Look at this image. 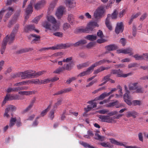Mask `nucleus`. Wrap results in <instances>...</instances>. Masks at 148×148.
<instances>
[{"label":"nucleus","instance_id":"c03bdc74","mask_svg":"<svg viewBox=\"0 0 148 148\" xmlns=\"http://www.w3.org/2000/svg\"><path fill=\"white\" fill-rule=\"evenodd\" d=\"M118 12L116 10H115L113 13L111 15V17L112 19H116L117 18Z\"/></svg>","mask_w":148,"mask_h":148},{"label":"nucleus","instance_id":"864d4df0","mask_svg":"<svg viewBox=\"0 0 148 148\" xmlns=\"http://www.w3.org/2000/svg\"><path fill=\"white\" fill-rule=\"evenodd\" d=\"M52 26L51 29V30L52 31H56L58 30L59 28V26L56 24H52Z\"/></svg>","mask_w":148,"mask_h":148},{"label":"nucleus","instance_id":"bf43d9fd","mask_svg":"<svg viewBox=\"0 0 148 148\" xmlns=\"http://www.w3.org/2000/svg\"><path fill=\"white\" fill-rule=\"evenodd\" d=\"M54 111L55 110L54 109H52L50 111L49 114V116L51 120H52L54 117Z\"/></svg>","mask_w":148,"mask_h":148},{"label":"nucleus","instance_id":"de8ad7c7","mask_svg":"<svg viewBox=\"0 0 148 148\" xmlns=\"http://www.w3.org/2000/svg\"><path fill=\"white\" fill-rule=\"evenodd\" d=\"M45 71H39L38 72H37L36 73H35V71H33V73H34V75L33 76L34 77H38V76H40L43 74Z\"/></svg>","mask_w":148,"mask_h":148},{"label":"nucleus","instance_id":"a878e982","mask_svg":"<svg viewBox=\"0 0 148 148\" xmlns=\"http://www.w3.org/2000/svg\"><path fill=\"white\" fill-rule=\"evenodd\" d=\"M109 140L110 141V142L112 144L124 146V145L122 143L118 142L113 138H110Z\"/></svg>","mask_w":148,"mask_h":148},{"label":"nucleus","instance_id":"f704fd0d","mask_svg":"<svg viewBox=\"0 0 148 148\" xmlns=\"http://www.w3.org/2000/svg\"><path fill=\"white\" fill-rule=\"evenodd\" d=\"M109 105L110 106H115L116 108H119L121 106L120 104H119V102L117 100H115L114 102L110 103Z\"/></svg>","mask_w":148,"mask_h":148},{"label":"nucleus","instance_id":"338daca9","mask_svg":"<svg viewBox=\"0 0 148 148\" xmlns=\"http://www.w3.org/2000/svg\"><path fill=\"white\" fill-rule=\"evenodd\" d=\"M18 77H19V73L12 74L11 75V77L10 78V79H13L15 78Z\"/></svg>","mask_w":148,"mask_h":148},{"label":"nucleus","instance_id":"ea45409f","mask_svg":"<svg viewBox=\"0 0 148 148\" xmlns=\"http://www.w3.org/2000/svg\"><path fill=\"white\" fill-rule=\"evenodd\" d=\"M133 57L136 60H143V54L141 55H140L138 54H136L133 56Z\"/></svg>","mask_w":148,"mask_h":148},{"label":"nucleus","instance_id":"ddd939ff","mask_svg":"<svg viewBox=\"0 0 148 148\" xmlns=\"http://www.w3.org/2000/svg\"><path fill=\"white\" fill-rule=\"evenodd\" d=\"M138 113L135 111L133 110L131 111H128L126 113V116L127 117H132L133 118H135L138 115Z\"/></svg>","mask_w":148,"mask_h":148},{"label":"nucleus","instance_id":"6e6552de","mask_svg":"<svg viewBox=\"0 0 148 148\" xmlns=\"http://www.w3.org/2000/svg\"><path fill=\"white\" fill-rule=\"evenodd\" d=\"M46 3L45 0H41L37 2L34 5V8L36 10H38L42 8Z\"/></svg>","mask_w":148,"mask_h":148},{"label":"nucleus","instance_id":"393cba45","mask_svg":"<svg viewBox=\"0 0 148 148\" xmlns=\"http://www.w3.org/2000/svg\"><path fill=\"white\" fill-rule=\"evenodd\" d=\"M35 91H20L18 92L19 94L22 95H29L32 94H34Z\"/></svg>","mask_w":148,"mask_h":148},{"label":"nucleus","instance_id":"dca6fc26","mask_svg":"<svg viewBox=\"0 0 148 148\" xmlns=\"http://www.w3.org/2000/svg\"><path fill=\"white\" fill-rule=\"evenodd\" d=\"M28 38L31 40L32 39V38L33 37L34 38L32 39V43H33L34 41H37L40 40V36L39 35H37L35 34H32L28 36Z\"/></svg>","mask_w":148,"mask_h":148},{"label":"nucleus","instance_id":"9b49d317","mask_svg":"<svg viewBox=\"0 0 148 148\" xmlns=\"http://www.w3.org/2000/svg\"><path fill=\"white\" fill-rule=\"evenodd\" d=\"M64 9V8L62 6H60L58 9L56 15L58 19L60 18L62 16L63 14Z\"/></svg>","mask_w":148,"mask_h":148},{"label":"nucleus","instance_id":"a211bd4d","mask_svg":"<svg viewBox=\"0 0 148 148\" xmlns=\"http://www.w3.org/2000/svg\"><path fill=\"white\" fill-rule=\"evenodd\" d=\"M7 10L9 11V7H6L5 6L2 8L0 11V22L2 20L3 15L4 13Z\"/></svg>","mask_w":148,"mask_h":148},{"label":"nucleus","instance_id":"2f4dec72","mask_svg":"<svg viewBox=\"0 0 148 148\" xmlns=\"http://www.w3.org/2000/svg\"><path fill=\"white\" fill-rule=\"evenodd\" d=\"M130 75L129 73H127V74H123V72L119 69V71H118L117 73V76L119 77H127Z\"/></svg>","mask_w":148,"mask_h":148},{"label":"nucleus","instance_id":"5701e85b","mask_svg":"<svg viewBox=\"0 0 148 148\" xmlns=\"http://www.w3.org/2000/svg\"><path fill=\"white\" fill-rule=\"evenodd\" d=\"M7 92L8 93L6 94L4 100L2 103L1 104L2 106H3L5 104L6 101H8L9 99V94H8L9 93V88L7 89Z\"/></svg>","mask_w":148,"mask_h":148},{"label":"nucleus","instance_id":"cd10ccee","mask_svg":"<svg viewBox=\"0 0 148 148\" xmlns=\"http://www.w3.org/2000/svg\"><path fill=\"white\" fill-rule=\"evenodd\" d=\"M32 3H30L28 5L27 8L26 12L27 14H29L33 12V7H32Z\"/></svg>","mask_w":148,"mask_h":148},{"label":"nucleus","instance_id":"680f3d73","mask_svg":"<svg viewBox=\"0 0 148 148\" xmlns=\"http://www.w3.org/2000/svg\"><path fill=\"white\" fill-rule=\"evenodd\" d=\"M29 82V83L34 84H38V83L39 82V80L38 79H33L30 81H28Z\"/></svg>","mask_w":148,"mask_h":148},{"label":"nucleus","instance_id":"49530a36","mask_svg":"<svg viewBox=\"0 0 148 148\" xmlns=\"http://www.w3.org/2000/svg\"><path fill=\"white\" fill-rule=\"evenodd\" d=\"M43 14H41L39 15L38 16L35 17L34 19L33 20L34 23L37 24L38 21L40 20V19L42 16Z\"/></svg>","mask_w":148,"mask_h":148},{"label":"nucleus","instance_id":"39448f33","mask_svg":"<svg viewBox=\"0 0 148 148\" xmlns=\"http://www.w3.org/2000/svg\"><path fill=\"white\" fill-rule=\"evenodd\" d=\"M105 12L104 7L102 6L98 7L94 13V17L95 18L97 19L100 18L103 15Z\"/></svg>","mask_w":148,"mask_h":148},{"label":"nucleus","instance_id":"a18cd8bd","mask_svg":"<svg viewBox=\"0 0 148 148\" xmlns=\"http://www.w3.org/2000/svg\"><path fill=\"white\" fill-rule=\"evenodd\" d=\"M56 4V3L55 1H53L51 2L48 8L49 10L50 11H52L54 8Z\"/></svg>","mask_w":148,"mask_h":148},{"label":"nucleus","instance_id":"6ab92c4d","mask_svg":"<svg viewBox=\"0 0 148 148\" xmlns=\"http://www.w3.org/2000/svg\"><path fill=\"white\" fill-rule=\"evenodd\" d=\"M35 29L34 25H29L26 26L25 28V31L26 32H29V31H32Z\"/></svg>","mask_w":148,"mask_h":148},{"label":"nucleus","instance_id":"79ce46f5","mask_svg":"<svg viewBox=\"0 0 148 148\" xmlns=\"http://www.w3.org/2000/svg\"><path fill=\"white\" fill-rule=\"evenodd\" d=\"M100 144L102 146L105 147L112 148V146L110 145V143L108 142H107V143H105V142L101 143Z\"/></svg>","mask_w":148,"mask_h":148},{"label":"nucleus","instance_id":"423d86ee","mask_svg":"<svg viewBox=\"0 0 148 148\" xmlns=\"http://www.w3.org/2000/svg\"><path fill=\"white\" fill-rule=\"evenodd\" d=\"M19 27V25L16 24L14 26L10 35V43L12 42L14 40L15 34L16 33Z\"/></svg>","mask_w":148,"mask_h":148},{"label":"nucleus","instance_id":"4c0bfd02","mask_svg":"<svg viewBox=\"0 0 148 148\" xmlns=\"http://www.w3.org/2000/svg\"><path fill=\"white\" fill-rule=\"evenodd\" d=\"M79 144L82 145L84 147L88 148H93L91 147L92 146L90 145L89 144L83 141H80L79 142Z\"/></svg>","mask_w":148,"mask_h":148},{"label":"nucleus","instance_id":"1a4fd4ad","mask_svg":"<svg viewBox=\"0 0 148 148\" xmlns=\"http://www.w3.org/2000/svg\"><path fill=\"white\" fill-rule=\"evenodd\" d=\"M123 30V24L122 22L118 23L115 29V32L117 34L122 32Z\"/></svg>","mask_w":148,"mask_h":148},{"label":"nucleus","instance_id":"4be33fe9","mask_svg":"<svg viewBox=\"0 0 148 148\" xmlns=\"http://www.w3.org/2000/svg\"><path fill=\"white\" fill-rule=\"evenodd\" d=\"M105 48L108 51H113L118 48L117 46L115 45H111L106 46Z\"/></svg>","mask_w":148,"mask_h":148},{"label":"nucleus","instance_id":"72a5a7b5","mask_svg":"<svg viewBox=\"0 0 148 148\" xmlns=\"http://www.w3.org/2000/svg\"><path fill=\"white\" fill-rule=\"evenodd\" d=\"M65 46L66 45L65 44L58 45L56 46L49 47V49H51L52 50H55L62 48L63 47H65Z\"/></svg>","mask_w":148,"mask_h":148},{"label":"nucleus","instance_id":"37998d69","mask_svg":"<svg viewBox=\"0 0 148 148\" xmlns=\"http://www.w3.org/2000/svg\"><path fill=\"white\" fill-rule=\"evenodd\" d=\"M86 42L85 40H81L79 41L76 42L73 45L75 47H77L78 46H79L82 44H84L86 43Z\"/></svg>","mask_w":148,"mask_h":148},{"label":"nucleus","instance_id":"13d9d810","mask_svg":"<svg viewBox=\"0 0 148 148\" xmlns=\"http://www.w3.org/2000/svg\"><path fill=\"white\" fill-rule=\"evenodd\" d=\"M28 82L27 81H23L18 83H17L15 84L14 85V86H19L20 85H22L24 84H25L26 83H27Z\"/></svg>","mask_w":148,"mask_h":148},{"label":"nucleus","instance_id":"603ef678","mask_svg":"<svg viewBox=\"0 0 148 148\" xmlns=\"http://www.w3.org/2000/svg\"><path fill=\"white\" fill-rule=\"evenodd\" d=\"M97 36L100 38H103L104 37V35L102 32L101 30H99L97 33Z\"/></svg>","mask_w":148,"mask_h":148},{"label":"nucleus","instance_id":"2eb2a0df","mask_svg":"<svg viewBox=\"0 0 148 148\" xmlns=\"http://www.w3.org/2000/svg\"><path fill=\"white\" fill-rule=\"evenodd\" d=\"M106 62L105 59H104L103 60H101L95 62V63L92 64L91 66L93 70L94 69V68L98 66L101 65L103 64H105Z\"/></svg>","mask_w":148,"mask_h":148},{"label":"nucleus","instance_id":"0eeeda50","mask_svg":"<svg viewBox=\"0 0 148 148\" xmlns=\"http://www.w3.org/2000/svg\"><path fill=\"white\" fill-rule=\"evenodd\" d=\"M98 117L103 122H106L108 123H112L113 121L112 117H110L109 116L99 115Z\"/></svg>","mask_w":148,"mask_h":148},{"label":"nucleus","instance_id":"4468645a","mask_svg":"<svg viewBox=\"0 0 148 148\" xmlns=\"http://www.w3.org/2000/svg\"><path fill=\"white\" fill-rule=\"evenodd\" d=\"M110 17L111 14H108L107 15V17L106 19L105 24L108 28L109 30H111L112 29V28L110 22Z\"/></svg>","mask_w":148,"mask_h":148},{"label":"nucleus","instance_id":"4d7b16f0","mask_svg":"<svg viewBox=\"0 0 148 148\" xmlns=\"http://www.w3.org/2000/svg\"><path fill=\"white\" fill-rule=\"evenodd\" d=\"M110 75H108L104 77L102 79V81H105V82H106V83L107 82L109 81L110 79Z\"/></svg>","mask_w":148,"mask_h":148},{"label":"nucleus","instance_id":"473e14b6","mask_svg":"<svg viewBox=\"0 0 148 148\" xmlns=\"http://www.w3.org/2000/svg\"><path fill=\"white\" fill-rule=\"evenodd\" d=\"M95 135L96 136L95 138L96 140L101 141H103L105 140V137L103 136H100L97 133H95Z\"/></svg>","mask_w":148,"mask_h":148},{"label":"nucleus","instance_id":"774afa93","mask_svg":"<svg viewBox=\"0 0 148 148\" xmlns=\"http://www.w3.org/2000/svg\"><path fill=\"white\" fill-rule=\"evenodd\" d=\"M62 100H60L58 101L54 105L53 108H57L58 106L60 105L61 104Z\"/></svg>","mask_w":148,"mask_h":148},{"label":"nucleus","instance_id":"b1692460","mask_svg":"<svg viewBox=\"0 0 148 148\" xmlns=\"http://www.w3.org/2000/svg\"><path fill=\"white\" fill-rule=\"evenodd\" d=\"M123 53L125 54H129V55L131 56L133 54L132 52L133 49L132 48H128L123 49Z\"/></svg>","mask_w":148,"mask_h":148},{"label":"nucleus","instance_id":"6e6d98bb","mask_svg":"<svg viewBox=\"0 0 148 148\" xmlns=\"http://www.w3.org/2000/svg\"><path fill=\"white\" fill-rule=\"evenodd\" d=\"M71 27L70 25L68 23H65L63 25V29L64 30H66Z\"/></svg>","mask_w":148,"mask_h":148},{"label":"nucleus","instance_id":"20e7f679","mask_svg":"<svg viewBox=\"0 0 148 148\" xmlns=\"http://www.w3.org/2000/svg\"><path fill=\"white\" fill-rule=\"evenodd\" d=\"M33 71L32 70H29L19 73V77H21L22 79L31 78H32L34 75V73H33Z\"/></svg>","mask_w":148,"mask_h":148},{"label":"nucleus","instance_id":"c85d7f7f","mask_svg":"<svg viewBox=\"0 0 148 148\" xmlns=\"http://www.w3.org/2000/svg\"><path fill=\"white\" fill-rule=\"evenodd\" d=\"M85 38L88 40L93 41L97 39V36L95 35H89L85 37Z\"/></svg>","mask_w":148,"mask_h":148},{"label":"nucleus","instance_id":"5fc2aeb1","mask_svg":"<svg viewBox=\"0 0 148 148\" xmlns=\"http://www.w3.org/2000/svg\"><path fill=\"white\" fill-rule=\"evenodd\" d=\"M64 71L62 67H59L53 73H59L60 72Z\"/></svg>","mask_w":148,"mask_h":148},{"label":"nucleus","instance_id":"3c124183","mask_svg":"<svg viewBox=\"0 0 148 148\" xmlns=\"http://www.w3.org/2000/svg\"><path fill=\"white\" fill-rule=\"evenodd\" d=\"M18 96L17 95H10V100L18 99Z\"/></svg>","mask_w":148,"mask_h":148},{"label":"nucleus","instance_id":"f03ea898","mask_svg":"<svg viewBox=\"0 0 148 148\" xmlns=\"http://www.w3.org/2000/svg\"><path fill=\"white\" fill-rule=\"evenodd\" d=\"M99 25L97 23L94 21L90 22L88 24L87 27L84 28L78 29V32H81L89 33L92 31L96 27H98Z\"/></svg>","mask_w":148,"mask_h":148},{"label":"nucleus","instance_id":"69168bd1","mask_svg":"<svg viewBox=\"0 0 148 148\" xmlns=\"http://www.w3.org/2000/svg\"><path fill=\"white\" fill-rule=\"evenodd\" d=\"M28 89V87L27 86H22L17 87L18 91L21 90H26Z\"/></svg>","mask_w":148,"mask_h":148},{"label":"nucleus","instance_id":"f8f14e48","mask_svg":"<svg viewBox=\"0 0 148 148\" xmlns=\"http://www.w3.org/2000/svg\"><path fill=\"white\" fill-rule=\"evenodd\" d=\"M92 69L90 66L88 67L87 70L77 75V77H82L90 74L93 71Z\"/></svg>","mask_w":148,"mask_h":148},{"label":"nucleus","instance_id":"412c9836","mask_svg":"<svg viewBox=\"0 0 148 148\" xmlns=\"http://www.w3.org/2000/svg\"><path fill=\"white\" fill-rule=\"evenodd\" d=\"M68 22L71 25L74 24L75 21V18L73 15L72 14H70L69 15L68 17Z\"/></svg>","mask_w":148,"mask_h":148},{"label":"nucleus","instance_id":"09e8293b","mask_svg":"<svg viewBox=\"0 0 148 148\" xmlns=\"http://www.w3.org/2000/svg\"><path fill=\"white\" fill-rule=\"evenodd\" d=\"M29 51V49L27 48H25L20 49L17 51L18 54L22 53H24L28 52Z\"/></svg>","mask_w":148,"mask_h":148},{"label":"nucleus","instance_id":"aec40b11","mask_svg":"<svg viewBox=\"0 0 148 148\" xmlns=\"http://www.w3.org/2000/svg\"><path fill=\"white\" fill-rule=\"evenodd\" d=\"M109 95H110L109 93L104 92L101 95L98 97L96 98L95 99V100H101Z\"/></svg>","mask_w":148,"mask_h":148},{"label":"nucleus","instance_id":"c756f323","mask_svg":"<svg viewBox=\"0 0 148 148\" xmlns=\"http://www.w3.org/2000/svg\"><path fill=\"white\" fill-rule=\"evenodd\" d=\"M137 83H134L130 84L129 86V89L130 90H136L137 88Z\"/></svg>","mask_w":148,"mask_h":148},{"label":"nucleus","instance_id":"e2e57ef3","mask_svg":"<svg viewBox=\"0 0 148 148\" xmlns=\"http://www.w3.org/2000/svg\"><path fill=\"white\" fill-rule=\"evenodd\" d=\"M33 106L31 104H29V105L23 110L24 112H26L31 110Z\"/></svg>","mask_w":148,"mask_h":148},{"label":"nucleus","instance_id":"052dcab7","mask_svg":"<svg viewBox=\"0 0 148 148\" xmlns=\"http://www.w3.org/2000/svg\"><path fill=\"white\" fill-rule=\"evenodd\" d=\"M9 112V108H7L5 110V112L3 115L4 117L6 116L8 118L9 117V115L8 114Z\"/></svg>","mask_w":148,"mask_h":148},{"label":"nucleus","instance_id":"a19ab883","mask_svg":"<svg viewBox=\"0 0 148 148\" xmlns=\"http://www.w3.org/2000/svg\"><path fill=\"white\" fill-rule=\"evenodd\" d=\"M16 117H12L10 120V127L14 126L16 121Z\"/></svg>","mask_w":148,"mask_h":148},{"label":"nucleus","instance_id":"8fccbe9b","mask_svg":"<svg viewBox=\"0 0 148 148\" xmlns=\"http://www.w3.org/2000/svg\"><path fill=\"white\" fill-rule=\"evenodd\" d=\"M141 103V101L138 100H134L132 101V104L134 106H140Z\"/></svg>","mask_w":148,"mask_h":148},{"label":"nucleus","instance_id":"bb28decb","mask_svg":"<svg viewBox=\"0 0 148 148\" xmlns=\"http://www.w3.org/2000/svg\"><path fill=\"white\" fill-rule=\"evenodd\" d=\"M19 13L15 14L13 16L12 19L11 20V21L10 22V25H13L16 22V21L17 19V18L19 16Z\"/></svg>","mask_w":148,"mask_h":148},{"label":"nucleus","instance_id":"0e129e2a","mask_svg":"<svg viewBox=\"0 0 148 148\" xmlns=\"http://www.w3.org/2000/svg\"><path fill=\"white\" fill-rule=\"evenodd\" d=\"M77 79V78L75 77H72L71 78H69L66 81V82L68 84H70L72 82L75 80Z\"/></svg>","mask_w":148,"mask_h":148},{"label":"nucleus","instance_id":"58836bf2","mask_svg":"<svg viewBox=\"0 0 148 148\" xmlns=\"http://www.w3.org/2000/svg\"><path fill=\"white\" fill-rule=\"evenodd\" d=\"M136 90L134 92V93H143L144 92L143 88L140 86H137Z\"/></svg>","mask_w":148,"mask_h":148},{"label":"nucleus","instance_id":"e433bc0d","mask_svg":"<svg viewBox=\"0 0 148 148\" xmlns=\"http://www.w3.org/2000/svg\"><path fill=\"white\" fill-rule=\"evenodd\" d=\"M51 106V104L49 105L46 109L42 111L40 113L41 116H43L45 115L49 110L50 109Z\"/></svg>","mask_w":148,"mask_h":148},{"label":"nucleus","instance_id":"f257e3e1","mask_svg":"<svg viewBox=\"0 0 148 148\" xmlns=\"http://www.w3.org/2000/svg\"><path fill=\"white\" fill-rule=\"evenodd\" d=\"M47 21H46L42 23V26L46 29L51 30L52 24H56V19L52 16H49L47 17Z\"/></svg>","mask_w":148,"mask_h":148},{"label":"nucleus","instance_id":"f3484780","mask_svg":"<svg viewBox=\"0 0 148 148\" xmlns=\"http://www.w3.org/2000/svg\"><path fill=\"white\" fill-rule=\"evenodd\" d=\"M66 4L67 7L71 8L75 6V2L73 0H66Z\"/></svg>","mask_w":148,"mask_h":148},{"label":"nucleus","instance_id":"7ed1b4c3","mask_svg":"<svg viewBox=\"0 0 148 148\" xmlns=\"http://www.w3.org/2000/svg\"><path fill=\"white\" fill-rule=\"evenodd\" d=\"M124 87L125 93L123 95L124 100L127 104L129 105H131L132 104V102H131V97L129 95L130 93V91L128 90V88L126 85H124Z\"/></svg>","mask_w":148,"mask_h":148},{"label":"nucleus","instance_id":"7c9ffc66","mask_svg":"<svg viewBox=\"0 0 148 148\" xmlns=\"http://www.w3.org/2000/svg\"><path fill=\"white\" fill-rule=\"evenodd\" d=\"M97 107V103H94L91 104L90 105H88L87 106V108H85L86 111V112H88L90 110L92 109L93 108H95Z\"/></svg>","mask_w":148,"mask_h":148},{"label":"nucleus","instance_id":"9d476101","mask_svg":"<svg viewBox=\"0 0 148 148\" xmlns=\"http://www.w3.org/2000/svg\"><path fill=\"white\" fill-rule=\"evenodd\" d=\"M9 40V36L7 35L5 37L3 41V43L1 45V53L3 54L4 52L6 45L8 41Z\"/></svg>","mask_w":148,"mask_h":148},{"label":"nucleus","instance_id":"c9c22d12","mask_svg":"<svg viewBox=\"0 0 148 148\" xmlns=\"http://www.w3.org/2000/svg\"><path fill=\"white\" fill-rule=\"evenodd\" d=\"M62 67L64 71H69L71 69V64H65Z\"/></svg>","mask_w":148,"mask_h":148}]
</instances>
